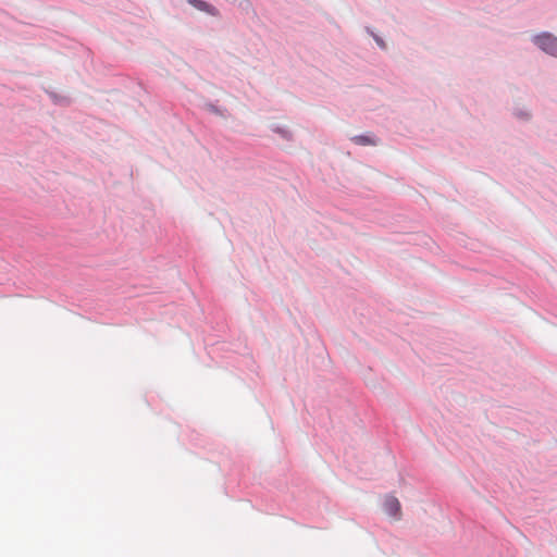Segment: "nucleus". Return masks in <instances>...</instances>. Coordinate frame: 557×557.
<instances>
[{
    "label": "nucleus",
    "instance_id": "f03ea898",
    "mask_svg": "<svg viewBox=\"0 0 557 557\" xmlns=\"http://www.w3.org/2000/svg\"><path fill=\"white\" fill-rule=\"evenodd\" d=\"M384 510L385 512L395 518H400V503L399 500L394 496H387L384 500Z\"/></svg>",
    "mask_w": 557,
    "mask_h": 557
},
{
    "label": "nucleus",
    "instance_id": "20e7f679",
    "mask_svg": "<svg viewBox=\"0 0 557 557\" xmlns=\"http://www.w3.org/2000/svg\"><path fill=\"white\" fill-rule=\"evenodd\" d=\"M352 140L357 144V145H361V146H367V145H375V140L372 139L370 136L368 135H360V136H355L352 138Z\"/></svg>",
    "mask_w": 557,
    "mask_h": 557
},
{
    "label": "nucleus",
    "instance_id": "7ed1b4c3",
    "mask_svg": "<svg viewBox=\"0 0 557 557\" xmlns=\"http://www.w3.org/2000/svg\"><path fill=\"white\" fill-rule=\"evenodd\" d=\"M189 3L200 11H205L212 15L218 14V11L214 7L210 5L209 3H207L202 0H189Z\"/></svg>",
    "mask_w": 557,
    "mask_h": 557
},
{
    "label": "nucleus",
    "instance_id": "f257e3e1",
    "mask_svg": "<svg viewBox=\"0 0 557 557\" xmlns=\"http://www.w3.org/2000/svg\"><path fill=\"white\" fill-rule=\"evenodd\" d=\"M534 42L545 52L557 57V38L552 34H542L534 38Z\"/></svg>",
    "mask_w": 557,
    "mask_h": 557
}]
</instances>
